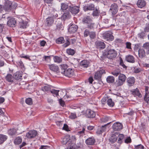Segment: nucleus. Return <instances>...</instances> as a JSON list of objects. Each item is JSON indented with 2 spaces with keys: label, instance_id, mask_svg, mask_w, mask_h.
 Segmentation results:
<instances>
[{
  "label": "nucleus",
  "instance_id": "obj_1",
  "mask_svg": "<svg viewBox=\"0 0 149 149\" xmlns=\"http://www.w3.org/2000/svg\"><path fill=\"white\" fill-rule=\"evenodd\" d=\"M17 6L16 3H12L11 1L8 0L5 2L3 8L5 10L8 11L15 9Z\"/></svg>",
  "mask_w": 149,
  "mask_h": 149
},
{
  "label": "nucleus",
  "instance_id": "obj_2",
  "mask_svg": "<svg viewBox=\"0 0 149 149\" xmlns=\"http://www.w3.org/2000/svg\"><path fill=\"white\" fill-rule=\"evenodd\" d=\"M106 55L108 58L113 59L116 57L117 53V51L114 49H106Z\"/></svg>",
  "mask_w": 149,
  "mask_h": 149
},
{
  "label": "nucleus",
  "instance_id": "obj_3",
  "mask_svg": "<svg viewBox=\"0 0 149 149\" xmlns=\"http://www.w3.org/2000/svg\"><path fill=\"white\" fill-rule=\"evenodd\" d=\"M127 79L126 76L123 74H120L118 76V79L115 83V86L118 87L121 86L125 82Z\"/></svg>",
  "mask_w": 149,
  "mask_h": 149
},
{
  "label": "nucleus",
  "instance_id": "obj_4",
  "mask_svg": "<svg viewBox=\"0 0 149 149\" xmlns=\"http://www.w3.org/2000/svg\"><path fill=\"white\" fill-rule=\"evenodd\" d=\"M61 73L66 77H72L74 74V72L72 69L68 68L65 69L63 68V66H61Z\"/></svg>",
  "mask_w": 149,
  "mask_h": 149
},
{
  "label": "nucleus",
  "instance_id": "obj_5",
  "mask_svg": "<svg viewBox=\"0 0 149 149\" xmlns=\"http://www.w3.org/2000/svg\"><path fill=\"white\" fill-rule=\"evenodd\" d=\"M118 7L115 3L112 4L110 7L109 11L110 12L113 16H114L118 12Z\"/></svg>",
  "mask_w": 149,
  "mask_h": 149
},
{
  "label": "nucleus",
  "instance_id": "obj_6",
  "mask_svg": "<svg viewBox=\"0 0 149 149\" xmlns=\"http://www.w3.org/2000/svg\"><path fill=\"white\" fill-rule=\"evenodd\" d=\"M103 37L104 39L107 40L112 41L114 39V37L112 35V33L109 31H106L103 33Z\"/></svg>",
  "mask_w": 149,
  "mask_h": 149
},
{
  "label": "nucleus",
  "instance_id": "obj_7",
  "mask_svg": "<svg viewBox=\"0 0 149 149\" xmlns=\"http://www.w3.org/2000/svg\"><path fill=\"white\" fill-rule=\"evenodd\" d=\"M105 73V71L103 69H101L99 71H97L95 74L94 78L95 79H98L100 80L101 77L102 75L104 74Z\"/></svg>",
  "mask_w": 149,
  "mask_h": 149
},
{
  "label": "nucleus",
  "instance_id": "obj_8",
  "mask_svg": "<svg viewBox=\"0 0 149 149\" xmlns=\"http://www.w3.org/2000/svg\"><path fill=\"white\" fill-rule=\"evenodd\" d=\"M95 44L96 47L98 49H103L105 47V43L101 40H97L95 42Z\"/></svg>",
  "mask_w": 149,
  "mask_h": 149
},
{
  "label": "nucleus",
  "instance_id": "obj_9",
  "mask_svg": "<svg viewBox=\"0 0 149 149\" xmlns=\"http://www.w3.org/2000/svg\"><path fill=\"white\" fill-rule=\"evenodd\" d=\"M37 134V132L35 130L29 131L26 133V137L28 139H32L35 137Z\"/></svg>",
  "mask_w": 149,
  "mask_h": 149
},
{
  "label": "nucleus",
  "instance_id": "obj_10",
  "mask_svg": "<svg viewBox=\"0 0 149 149\" xmlns=\"http://www.w3.org/2000/svg\"><path fill=\"white\" fill-rule=\"evenodd\" d=\"M70 139V136L68 135H66L63 138L61 142L63 144L66 145L67 146H69L72 143Z\"/></svg>",
  "mask_w": 149,
  "mask_h": 149
},
{
  "label": "nucleus",
  "instance_id": "obj_11",
  "mask_svg": "<svg viewBox=\"0 0 149 149\" xmlns=\"http://www.w3.org/2000/svg\"><path fill=\"white\" fill-rule=\"evenodd\" d=\"M123 125L121 123L117 122L114 123L113 125V129L114 131H119L123 128Z\"/></svg>",
  "mask_w": 149,
  "mask_h": 149
},
{
  "label": "nucleus",
  "instance_id": "obj_12",
  "mask_svg": "<svg viewBox=\"0 0 149 149\" xmlns=\"http://www.w3.org/2000/svg\"><path fill=\"white\" fill-rule=\"evenodd\" d=\"M85 116L87 117L93 118L95 117V113L93 111L88 109L86 111Z\"/></svg>",
  "mask_w": 149,
  "mask_h": 149
},
{
  "label": "nucleus",
  "instance_id": "obj_13",
  "mask_svg": "<svg viewBox=\"0 0 149 149\" xmlns=\"http://www.w3.org/2000/svg\"><path fill=\"white\" fill-rule=\"evenodd\" d=\"M111 123V121L104 125H102L101 127H99L96 132V133L97 134H100L103 132L106 131L107 126Z\"/></svg>",
  "mask_w": 149,
  "mask_h": 149
},
{
  "label": "nucleus",
  "instance_id": "obj_14",
  "mask_svg": "<svg viewBox=\"0 0 149 149\" xmlns=\"http://www.w3.org/2000/svg\"><path fill=\"white\" fill-rule=\"evenodd\" d=\"M16 24V21L14 18H10L7 22V24L8 26L10 27H15Z\"/></svg>",
  "mask_w": 149,
  "mask_h": 149
},
{
  "label": "nucleus",
  "instance_id": "obj_15",
  "mask_svg": "<svg viewBox=\"0 0 149 149\" xmlns=\"http://www.w3.org/2000/svg\"><path fill=\"white\" fill-rule=\"evenodd\" d=\"M95 8V5L92 3L87 4L83 7V9L85 11L94 10Z\"/></svg>",
  "mask_w": 149,
  "mask_h": 149
},
{
  "label": "nucleus",
  "instance_id": "obj_16",
  "mask_svg": "<svg viewBox=\"0 0 149 149\" xmlns=\"http://www.w3.org/2000/svg\"><path fill=\"white\" fill-rule=\"evenodd\" d=\"M86 143L88 145H93L95 142V140L93 137L88 138L85 141Z\"/></svg>",
  "mask_w": 149,
  "mask_h": 149
},
{
  "label": "nucleus",
  "instance_id": "obj_17",
  "mask_svg": "<svg viewBox=\"0 0 149 149\" xmlns=\"http://www.w3.org/2000/svg\"><path fill=\"white\" fill-rule=\"evenodd\" d=\"M14 78L17 80H21L22 79V72L20 71L17 72L13 74Z\"/></svg>",
  "mask_w": 149,
  "mask_h": 149
},
{
  "label": "nucleus",
  "instance_id": "obj_18",
  "mask_svg": "<svg viewBox=\"0 0 149 149\" xmlns=\"http://www.w3.org/2000/svg\"><path fill=\"white\" fill-rule=\"evenodd\" d=\"M70 12L73 14H76L79 12V8L77 6H69Z\"/></svg>",
  "mask_w": 149,
  "mask_h": 149
},
{
  "label": "nucleus",
  "instance_id": "obj_19",
  "mask_svg": "<svg viewBox=\"0 0 149 149\" xmlns=\"http://www.w3.org/2000/svg\"><path fill=\"white\" fill-rule=\"evenodd\" d=\"M71 17L69 11L65 10L62 15L61 18L64 20L69 19Z\"/></svg>",
  "mask_w": 149,
  "mask_h": 149
},
{
  "label": "nucleus",
  "instance_id": "obj_20",
  "mask_svg": "<svg viewBox=\"0 0 149 149\" xmlns=\"http://www.w3.org/2000/svg\"><path fill=\"white\" fill-rule=\"evenodd\" d=\"M135 82L134 78L132 77H128L127 79V82L129 86H132L134 85Z\"/></svg>",
  "mask_w": 149,
  "mask_h": 149
},
{
  "label": "nucleus",
  "instance_id": "obj_21",
  "mask_svg": "<svg viewBox=\"0 0 149 149\" xmlns=\"http://www.w3.org/2000/svg\"><path fill=\"white\" fill-rule=\"evenodd\" d=\"M78 26L75 24H72L70 25L68 31L71 33H74L77 31Z\"/></svg>",
  "mask_w": 149,
  "mask_h": 149
},
{
  "label": "nucleus",
  "instance_id": "obj_22",
  "mask_svg": "<svg viewBox=\"0 0 149 149\" xmlns=\"http://www.w3.org/2000/svg\"><path fill=\"white\" fill-rule=\"evenodd\" d=\"M90 63L89 61L86 60H84L81 61L80 63V65L83 68H87L90 65Z\"/></svg>",
  "mask_w": 149,
  "mask_h": 149
},
{
  "label": "nucleus",
  "instance_id": "obj_23",
  "mask_svg": "<svg viewBox=\"0 0 149 149\" xmlns=\"http://www.w3.org/2000/svg\"><path fill=\"white\" fill-rule=\"evenodd\" d=\"M136 4L139 8H142L145 7L146 2L144 0H138Z\"/></svg>",
  "mask_w": 149,
  "mask_h": 149
},
{
  "label": "nucleus",
  "instance_id": "obj_24",
  "mask_svg": "<svg viewBox=\"0 0 149 149\" xmlns=\"http://www.w3.org/2000/svg\"><path fill=\"white\" fill-rule=\"evenodd\" d=\"M146 52H145V50L143 49H140L138 51L139 56L141 58L144 57L146 56Z\"/></svg>",
  "mask_w": 149,
  "mask_h": 149
},
{
  "label": "nucleus",
  "instance_id": "obj_25",
  "mask_svg": "<svg viewBox=\"0 0 149 149\" xmlns=\"http://www.w3.org/2000/svg\"><path fill=\"white\" fill-rule=\"evenodd\" d=\"M126 61L131 63H133L135 62V59L134 56L130 55H128L126 56Z\"/></svg>",
  "mask_w": 149,
  "mask_h": 149
},
{
  "label": "nucleus",
  "instance_id": "obj_26",
  "mask_svg": "<svg viewBox=\"0 0 149 149\" xmlns=\"http://www.w3.org/2000/svg\"><path fill=\"white\" fill-rule=\"evenodd\" d=\"M92 21V19L90 17L88 16L84 17L82 19V22L84 23L88 24Z\"/></svg>",
  "mask_w": 149,
  "mask_h": 149
},
{
  "label": "nucleus",
  "instance_id": "obj_27",
  "mask_svg": "<svg viewBox=\"0 0 149 149\" xmlns=\"http://www.w3.org/2000/svg\"><path fill=\"white\" fill-rule=\"evenodd\" d=\"M54 21L52 17H48L46 19V24L48 26H50L53 24Z\"/></svg>",
  "mask_w": 149,
  "mask_h": 149
},
{
  "label": "nucleus",
  "instance_id": "obj_28",
  "mask_svg": "<svg viewBox=\"0 0 149 149\" xmlns=\"http://www.w3.org/2000/svg\"><path fill=\"white\" fill-rule=\"evenodd\" d=\"M50 69L52 71L58 73L59 70L58 67L54 64L49 65Z\"/></svg>",
  "mask_w": 149,
  "mask_h": 149
},
{
  "label": "nucleus",
  "instance_id": "obj_29",
  "mask_svg": "<svg viewBox=\"0 0 149 149\" xmlns=\"http://www.w3.org/2000/svg\"><path fill=\"white\" fill-rule=\"evenodd\" d=\"M103 84V82L101 80H99L98 82L94 83L93 86L95 89H98L101 87Z\"/></svg>",
  "mask_w": 149,
  "mask_h": 149
},
{
  "label": "nucleus",
  "instance_id": "obj_30",
  "mask_svg": "<svg viewBox=\"0 0 149 149\" xmlns=\"http://www.w3.org/2000/svg\"><path fill=\"white\" fill-rule=\"evenodd\" d=\"M27 23L26 22H24L22 20H21L19 22V26L22 29L25 28L26 27Z\"/></svg>",
  "mask_w": 149,
  "mask_h": 149
},
{
  "label": "nucleus",
  "instance_id": "obj_31",
  "mask_svg": "<svg viewBox=\"0 0 149 149\" xmlns=\"http://www.w3.org/2000/svg\"><path fill=\"white\" fill-rule=\"evenodd\" d=\"M6 80L9 82L12 83L13 81V79L14 78L13 76L11 74H8L5 77Z\"/></svg>",
  "mask_w": 149,
  "mask_h": 149
},
{
  "label": "nucleus",
  "instance_id": "obj_32",
  "mask_svg": "<svg viewBox=\"0 0 149 149\" xmlns=\"http://www.w3.org/2000/svg\"><path fill=\"white\" fill-rule=\"evenodd\" d=\"M22 138L20 136H18L14 139V143L16 145H18L22 142Z\"/></svg>",
  "mask_w": 149,
  "mask_h": 149
},
{
  "label": "nucleus",
  "instance_id": "obj_33",
  "mask_svg": "<svg viewBox=\"0 0 149 149\" xmlns=\"http://www.w3.org/2000/svg\"><path fill=\"white\" fill-rule=\"evenodd\" d=\"M117 139V137L115 134H113L109 138V140L111 143H113L115 142Z\"/></svg>",
  "mask_w": 149,
  "mask_h": 149
},
{
  "label": "nucleus",
  "instance_id": "obj_34",
  "mask_svg": "<svg viewBox=\"0 0 149 149\" xmlns=\"http://www.w3.org/2000/svg\"><path fill=\"white\" fill-rule=\"evenodd\" d=\"M143 47L146 50L147 54H149V42H146L143 44Z\"/></svg>",
  "mask_w": 149,
  "mask_h": 149
},
{
  "label": "nucleus",
  "instance_id": "obj_35",
  "mask_svg": "<svg viewBox=\"0 0 149 149\" xmlns=\"http://www.w3.org/2000/svg\"><path fill=\"white\" fill-rule=\"evenodd\" d=\"M68 5L65 3H62L61 4V11L64 12V11L67 9L68 8Z\"/></svg>",
  "mask_w": 149,
  "mask_h": 149
},
{
  "label": "nucleus",
  "instance_id": "obj_36",
  "mask_svg": "<svg viewBox=\"0 0 149 149\" xmlns=\"http://www.w3.org/2000/svg\"><path fill=\"white\" fill-rule=\"evenodd\" d=\"M51 86L49 85L43 86L41 88V90L44 92L50 91Z\"/></svg>",
  "mask_w": 149,
  "mask_h": 149
},
{
  "label": "nucleus",
  "instance_id": "obj_37",
  "mask_svg": "<svg viewBox=\"0 0 149 149\" xmlns=\"http://www.w3.org/2000/svg\"><path fill=\"white\" fill-rule=\"evenodd\" d=\"M131 91L133 95H134L139 97H141V94L137 88L131 90Z\"/></svg>",
  "mask_w": 149,
  "mask_h": 149
},
{
  "label": "nucleus",
  "instance_id": "obj_38",
  "mask_svg": "<svg viewBox=\"0 0 149 149\" xmlns=\"http://www.w3.org/2000/svg\"><path fill=\"white\" fill-rule=\"evenodd\" d=\"M146 33L144 30V31H142L140 33L138 34V37L140 39H143L146 35Z\"/></svg>",
  "mask_w": 149,
  "mask_h": 149
},
{
  "label": "nucleus",
  "instance_id": "obj_39",
  "mask_svg": "<svg viewBox=\"0 0 149 149\" xmlns=\"http://www.w3.org/2000/svg\"><path fill=\"white\" fill-rule=\"evenodd\" d=\"M107 82L109 83H113L115 80L114 78L112 76H109L107 78Z\"/></svg>",
  "mask_w": 149,
  "mask_h": 149
},
{
  "label": "nucleus",
  "instance_id": "obj_40",
  "mask_svg": "<svg viewBox=\"0 0 149 149\" xmlns=\"http://www.w3.org/2000/svg\"><path fill=\"white\" fill-rule=\"evenodd\" d=\"M8 134L11 136L15 135L16 133V130L14 128L10 129L8 131Z\"/></svg>",
  "mask_w": 149,
  "mask_h": 149
},
{
  "label": "nucleus",
  "instance_id": "obj_41",
  "mask_svg": "<svg viewBox=\"0 0 149 149\" xmlns=\"http://www.w3.org/2000/svg\"><path fill=\"white\" fill-rule=\"evenodd\" d=\"M56 41L57 44H61L64 42L65 40L63 37H61L56 39Z\"/></svg>",
  "mask_w": 149,
  "mask_h": 149
},
{
  "label": "nucleus",
  "instance_id": "obj_42",
  "mask_svg": "<svg viewBox=\"0 0 149 149\" xmlns=\"http://www.w3.org/2000/svg\"><path fill=\"white\" fill-rule=\"evenodd\" d=\"M7 139V137L6 136L0 134V144L3 143Z\"/></svg>",
  "mask_w": 149,
  "mask_h": 149
},
{
  "label": "nucleus",
  "instance_id": "obj_43",
  "mask_svg": "<svg viewBox=\"0 0 149 149\" xmlns=\"http://www.w3.org/2000/svg\"><path fill=\"white\" fill-rule=\"evenodd\" d=\"M111 73L114 76L116 77L119 75L120 74H121V73H120V70H115L112 72Z\"/></svg>",
  "mask_w": 149,
  "mask_h": 149
},
{
  "label": "nucleus",
  "instance_id": "obj_44",
  "mask_svg": "<svg viewBox=\"0 0 149 149\" xmlns=\"http://www.w3.org/2000/svg\"><path fill=\"white\" fill-rule=\"evenodd\" d=\"M93 10L92 14L93 16L94 17L98 16L100 13L99 10L96 8Z\"/></svg>",
  "mask_w": 149,
  "mask_h": 149
},
{
  "label": "nucleus",
  "instance_id": "obj_45",
  "mask_svg": "<svg viewBox=\"0 0 149 149\" xmlns=\"http://www.w3.org/2000/svg\"><path fill=\"white\" fill-rule=\"evenodd\" d=\"M54 60L55 62L59 63L62 61V59L61 58L58 56H55L54 58Z\"/></svg>",
  "mask_w": 149,
  "mask_h": 149
},
{
  "label": "nucleus",
  "instance_id": "obj_46",
  "mask_svg": "<svg viewBox=\"0 0 149 149\" xmlns=\"http://www.w3.org/2000/svg\"><path fill=\"white\" fill-rule=\"evenodd\" d=\"M66 52L69 55H73L75 53V51L70 48L67 49Z\"/></svg>",
  "mask_w": 149,
  "mask_h": 149
},
{
  "label": "nucleus",
  "instance_id": "obj_47",
  "mask_svg": "<svg viewBox=\"0 0 149 149\" xmlns=\"http://www.w3.org/2000/svg\"><path fill=\"white\" fill-rule=\"evenodd\" d=\"M59 91V90H56L55 89H52L50 91L51 93L53 94V95L54 96V95H55V96H57L58 95V92Z\"/></svg>",
  "mask_w": 149,
  "mask_h": 149
},
{
  "label": "nucleus",
  "instance_id": "obj_48",
  "mask_svg": "<svg viewBox=\"0 0 149 149\" xmlns=\"http://www.w3.org/2000/svg\"><path fill=\"white\" fill-rule=\"evenodd\" d=\"M110 119V117L107 116H104L101 119V121L103 122H107V121H109Z\"/></svg>",
  "mask_w": 149,
  "mask_h": 149
},
{
  "label": "nucleus",
  "instance_id": "obj_49",
  "mask_svg": "<svg viewBox=\"0 0 149 149\" xmlns=\"http://www.w3.org/2000/svg\"><path fill=\"white\" fill-rule=\"evenodd\" d=\"M124 135L122 134H120L118 136V142L119 143H121L122 142V140L123 139Z\"/></svg>",
  "mask_w": 149,
  "mask_h": 149
},
{
  "label": "nucleus",
  "instance_id": "obj_50",
  "mask_svg": "<svg viewBox=\"0 0 149 149\" xmlns=\"http://www.w3.org/2000/svg\"><path fill=\"white\" fill-rule=\"evenodd\" d=\"M108 105L110 107H113L114 105V103L112 101L111 99H108L107 101Z\"/></svg>",
  "mask_w": 149,
  "mask_h": 149
},
{
  "label": "nucleus",
  "instance_id": "obj_51",
  "mask_svg": "<svg viewBox=\"0 0 149 149\" xmlns=\"http://www.w3.org/2000/svg\"><path fill=\"white\" fill-rule=\"evenodd\" d=\"M77 93H80V95H79V96H84L86 94V92L81 89H78V90H77Z\"/></svg>",
  "mask_w": 149,
  "mask_h": 149
},
{
  "label": "nucleus",
  "instance_id": "obj_52",
  "mask_svg": "<svg viewBox=\"0 0 149 149\" xmlns=\"http://www.w3.org/2000/svg\"><path fill=\"white\" fill-rule=\"evenodd\" d=\"M17 63L20 67L23 70V68H24V66L22 61L20 60L18 61L17 62Z\"/></svg>",
  "mask_w": 149,
  "mask_h": 149
},
{
  "label": "nucleus",
  "instance_id": "obj_53",
  "mask_svg": "<svg viewBox=\"0 0 149 149\" xmlns=\"http://www.w3.org/2000/svg\"><path fill=\"white\" fill-rule=\"evenodd\" d=\"M89 36L91 39H94L96 37L95 32L94 31L90 32Z\"/></svg>",
  "mask_w": 149,
  "mask_h": 149
},
{
  "label": "nucleus",
  "instance_id": "obj_54",
  "mask_svg": "<svg viewBox=\"0 0 149 149\" xmlns=\"http://www.w3.org/2000/svg\"><path fill=\"white\" fill-rule=\"evenodd\" d=\"M67 149H78L74 143H71L68 146Z\"/></svg>",
  "mask_w": 149,
  "mask_h": 149
},
{
  "label": "nucleus",
  "instance_id": "obj_55",
  "mask_svg": "<svg viewBox=\"0 0 149 149\" xmlns=\"http://www.w3.org/2000/svg\"><path fill=\"white\" fill-rule=\"evenodd\" d=\"M25 102L27 104L31 105L32 103V99L31 98H29L26 99Z\"/></svg>",
  "mask_w": 149,
  "mask_h": 149
},
{
  "label": "nucleus",
  "instance_id": "obj_56",
  "mask_svg": "<svg viewBox=\"0 0 149 149\" xmlns=\"http://www.w3.org/2000/svg\"><path fill=\"white\" fill-rule=\"evenodd\" d=\"M134 147V149H144L143 146L141 144L135 146Z\"/></svg>",
  "mask_w": 149,
  "mask_h": 149
},
{
  "label": "nucleus",
  "instance_id": "obj_57",
  "mask_svg": "<svg viewBox=\"0 0 149 149\" xmlns=\"http://www.w3.org/2000/svg\"><path fill=\"white\" fill-rule=\"evenodd\" d=\"M85 130V129L84 128H83L82 129V130L81 131H78L77 132V134L80 136H83L84 135V131Z\"/></svg>",
  "mask_w": 149,
  "mask_h": 149
},
{
  "label": "nucleus",
  "instance_id": "obj_58",
  "mask_svg": "<svg viewBox=\"0 0 149 149\" xmlns=\"http://www.w3.org/2000/svg\"><path fill=\"white\" fill-rule=\"evenodd\" d=\"M131 139L130 137H127L125 140V142L127 143H130L131 142Z\"/></svg>",
  "mask_w": 149,
  "mask_h": 149
},
{
  "label": "nucleus",
  "instance_id": "obj_59",
  "mask_svg": "<svg viewBox=\"0 0 149 149\" xmlns=\"http://www.w3.org/2000/svg\"><path fill=\"white\" fill-rule=\"evenodd\" d=\"M126 48L128 49H131V44L130 42H127L126 43Z\"/></svg>",
  "mask_w": 149,
  "mask_h": 149
},
{
  "label": "nucleus",
  "instance_id": "obj_60",
  "mask_svg": "<svg viewBox=\"0 0 149 149\" xmlns=\"http://www.w3.org/2000/svg\"><path fill=\"white\" fill-rule=\"evenodd\" d=\"M144 30L145 32H149V24H146V26L144 28Z\"/></svg>",
  "mask_w": 149,
  "mask_h": 149
},
{
  "label": "nucleus",
  "instance_id": "obj_61",
  "mask_svg": "<svg viewBox=\"0 0 149 149\" xmlns=\"http://www.w3.org/2000/svg\"><path fill=\"white\" fill-rule=\"evenodd\" d=\"M90 32H89V31L87 29H86L84 31V36L85 37H86L88 35H89Z\"/></svg>",
  "mask_w": 149,
  "mask_h": 149
},
{
  "label": "nucleus",
  "instance_id": "obj_62",
  "mask_svg": "<svg viewBox=\"0 0 149 149\" xmlns=\"http://www.w3.org/2000/svg\"><path fill=\"white\" fill-rule=\"evenodd\" d=\"M70 118L71 119H74L77 118L76 114L74 113H71L69 116Z\"/></svg>",
  "mask_w": 149,
  "mask_h": 149
},
{
  "label": "nucleus",
  "instance_id": "obj_63",
  "mask_svg": "<svg viewBox=\"0 0 149 149\" xmlns=\"http://www.w3.org/2000/svg\"><path fill=\"white\" fill-rule=\"evenodd\" d=\"M70 42L68 40H67L66 42L63 45V46L64 47H66L70 45Z\"/></svg>",
  "mask_w": 149,
  "mask_h": 149
},
{
  "label": "nucleus",
  "instance_id": "obj_64",
  "mask_svg": "<svg viewBox=\"0 0 149 149\" xmlns=\"http://www.w3.org/2000/svg\"><path fill=\"white\" fill-rule=\"evenodd\" d=\"M123 40L121 39L118 38H117L115 40V42L116 43H121L123 42Z\"/></svg>",
  "mask_w": 149,
  "mask_h": 149
}]
</instances>
